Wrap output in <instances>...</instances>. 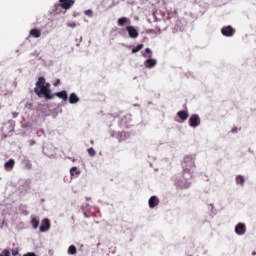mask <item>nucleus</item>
I'll return each mask as SVG.
<instances>
[{
    "label": "nucleus",
    "instance_id": "f257e3e1",
    "mask_svg": "<svg viewBox=\"0 0 256 256\" xmlns=\"http://www.w3.org/2000/svg\"><path fill=\"white\" fill-rule=\"evenodd\" d=\"M51 84L45 81L44 77H39L38 81L36 82V87L34 88V93L37 94L38 97L45 98V99H53L54 97H58L62 99V101H67L69 96L67 95V91L62 90L61 92H56L54 95H51Z\"/></svg>",
    "mask_w": 256,
    "mask_h": 256
},
{
    "label": "nucleus",
    "instance_id": "f03ea898",
    "mask_svg": "<svg viewBox=\"0 0 256 256\" xmlns=\"http://www.w3.org/2000/svg\"><path fill=\"white\" fill-rule=\"evenodd\" d=\"M183 173H188L190 177H193V169H195V160L192 157L186 156L182 163Z\"/></svg>",
    "mask_w": 256,
    "mask_h": 256
},
{
    "label": "nucleus",
    "instance_id": "7ed1b4c3",
    "mask_svg": "<svg viewBox=\"0 0 256 256\" xmlns=\"http://www.w3.org/2000/svg\"><path fill=\"white\" fill-rule=\"evenodd\" d=\"M189 125L190 127H199V125H201V118H199V115H191L189 118Z\"/></svg>",
    "mask_w": 256,
    "mask_h": 256
},
{
    "label": "nucleus",
    "instance_id": "20e7f679",
    "mask_svg": "<svg viewBox=\"0 0 256 256\" xmlns=\"http://www.w3.org/2000/svg\"><path fill=\"white\" fill-rule=\"evenodd\" d=\"M59 7L64 9L65 11L69 10L72 5H75L74 0H59Z\"/></svg>",
    "mask_w": 256,
    "mask_h": 256
},
{
    "label": "nucleus",
    "instance_id": "39448f33",
    "mask_svg": "<svg viewBox=\"0 0 256 256\" xmlns=\"http://www.w3.org/2000/svg\"><path fill=\"white\" fill-rule=\"evenodd\" d=\"M221 33L224 37H233L235 35V30L231 26H224L221 29Z\"/></svg>",
    "mask_w": 256,
    "mask_h": 256
},
{
    "label": "nucleus",
    "instance_id": "423d86ee",
    "mask_svg": "<svg viewBox=\"0 0 256 256\" xmlns=\"http://www.w3.org/2000/svg\"><path fill=\"white\" fill-rule=\"evenodd\" d=\"M126 31L131 39H137L139 37V32L133 26H127Z\"/></svg>",
    "mask_w": 256,
    "mask_h": 256
},
{
    "label": "nucleus",
    "instance_id": "0eeeda50",
    "mask_svg": "<svg viewBox=\"0 0 256 256\" xmlns=\"http://www.w3.org/2000/svg\"><path fill=\"white\" fill-rule=\"evenodd\" d=\"M235 233L236 235H245V233H247V226L243 223H238L235 226Z\"/></svg>",
    "mask_w": 256,
    "mask_h": 256
},
{
    "label": "nucleus",
    "instance_id": "6e6552de",
    "mask_svg": "<svg viewBox=\"0 0 256 256\" xmlns=\"http://www.w3.org/2000/svg\"><path fill=\"white\" fill-rule=\"evenodd\" d=\"M51 228V222H49V219L45 218L42 221V225L40 226L41 233H45V231H49Z\"/></svg>",
    "mask_w": 256,
    "mask_h": 256
},
{
    "label": "nucleus",
    "instance_id": "1a4fd4ad",
    "mask_svg": "<svg viewBox=\"0 0 256 256\" xmlns=\"http://www.w3.org/2000/svg\"><path fill=\"white\" fill-rule=\"evenodd\" d=\"M177 117L181 119V121H187V119H189V112L180 110L177 112Z\"/></svg>",
    "mask_w": 256,
    "mask_h": 256
},
{
    "label": "nucleus",
    "instance_id": "9d476101",
    "mask_svg": "<svg viewBox=\"0 0 256 256\" xmlns=\"http://www.w3.org/2000/svg\"><path fill=\"white\" fill-rule=\"evenodd\" d=\"M149 208L150 209H154V207H157V205H159V198H157V196H152L149 201Z\"/></svg>",
    "mask_w": 256,
    "mask_h": 256
},
{
    "label": "nucleus",
    "instance_id": "9b49d317",
    "mask_svg": "<svg viewBox=\"0 0 256 256\" xmlns=\"http://www.w3.org/2000/svg\"><path fill=\"white\" fill-rule=\"evenodd\" d=\"M14 167H15L14 159H10L4 164V169H6V171H12Z\"/></svg>",
    "mask_w": 256,
    "mask_h": 256
},
{
    "label": "nucleus",
    "instance_id": "f8f14e48",
    "mask_svg": "<svg viewBox=\"0 0 256 256\" xmlns=\"http://www.w3.org/2000/svg\"><path fill=\"white\" fill-rule=\"evenodd\" d=\"M144 65L148 69H153V67H155V65H157V60H155V59H147L145 61Z\"/></svg>",
    "mask_w": 256,
    "mask_h": 256
},
{
    "label": "nucleus",
    "instance_id": "ddd939ff",
    "mask_svg": "<svg viewBox=\"0 0 256 256\" xmlns=\"http://www.w3.org/2000/svg\"><path fill=\"white\" fill-rule=\"evenodd\" d=\"M30 35H31V37H34L35 39H39V37H41V30H39L37 28H33L32 30H30Z\"/></svg>",
    "mask_w": 256,
    "mask_h": 256
},
{
    "label": "nucleus",
    "instance_id": "4468645a",
    "mask_svg": "<svg viewBox=\"0 0 256 256\" xmlns=\"http://www.w3.org/2000/svg\"><path fill=\"white\" fill-rule=\"evenodd\" d=\"M68 100L69 103H71L72 105H75V103H79V97H77V94L75 93H71Z\"/></svg>",
    "mask_w": 256,
    "mask_h": 256
},
{
    "label": "nucleus",
    "instance_id": "2eb2a0df",
    "mask_svg": "<svg viewBox=\"0 0 256 256\" xmlns=\"http://www.w3.org/2000/svg\"><path fill=\"white\" fill-rule=\"evenodd\" d=\"M125 23H131V21L129 20V18L126 17H122L118 19V25L120 27H123V25H125Z\"/></svg>",
    "mask_w": 256,
    "mask_h": 256
},
{
    "label": "nucleus",
    "instance_id": "dca6fc26",
    "mask_svg": "<svg viewBox=\"0 0 256 256\" xmlns=\"http://www.w3.org/2000/svg\"><path fill=\"white\" fill-rule=\"evenodd\" d=\"M68 254L69 255H77V248L75 245H71L68 249Z\"/></svg>",
    "mask_w": 256,
    "mask_h": 256
},
{
    "label": "nucleus",
    "instance_id": "f3484780",
    "mask_svg": "<svg viewBox=\"0 0 256 256\" xmlns=\"http://www.w3.org/2000/svg\"><path fill=\"white\" fill-rule=\"evenodd\" d=\"M23 163H24L25 169H28V170L33 169V164L31 163V160H24Z\"/></svg>",
    "mask_w": 256,
    "mask_h": 256
},
{
    "label": "nucleus",
    "instance_id": "a211bd4d",
    "mask_svg": "<svg viewBox=\"0 0 256 256\" xmlns=\"http://www.w3.org/2000/svg\"><path fill=\"white\" fill-rule=\"evenodd\" d=\"M236 183H237L238 185H244V183H245V178H244L243 176H241V175H238V176L236 177Z\"/></svg>",
    "mask_w": 256,
    "mask_h": 256
},
{
    "label": "nucleus",
    "instance_id": "6ab92c4d",
    "mask_svg": "<svg viewBox=\"0 0 256 256\" xmlns=\"http://www.w3.org/2000/svg\"><path fill=\"white\" fill-rule=\"evenodd\" d=\"M31 225H32L33 229H37L39 227V220H37V218H32Z\"/></svg>",
    "mask_w": 256,
    "mask_h": 256
},
{
    "label": "nucleus",
    "instance_id": "aec40b11",
    "mask_svg": "<svg viewBox=\"0 0 256 256\" xmlns=\"http://www.w3.org/2000/svg\"><path fill=\"white\" fill-rule=\"evenodd\" d=\"M141 49H143V44H138L135 48L132 49V53H139V51H141Z\"/></svg>",
    "mask_w": 256,
    "mask_h": 256
},
{
    "label": "nucleus",
    "instance_id": "412c9836",
    "mask_svg": "<svg viewBox=\"0 0 256 256\" xmlns=\"http://www.w3.org/2000/svg\"><path fill=\"white\" fill-rule=\"evenodd\" d=\"M75 174H76V175H80V174H81V171H78V170H77V167L74 166V167H72V168L70 169V175L73 176V175H75Z\"/></svg>",
    "mask_w": 256,
    "mask_h": 256
},
{
    "label": "nucleus",
    "instance_id": "4be33fe9",
    "mask_svg": "<svg viewBox=\"0 0 256 256\" xmlns=\"http://www.w3.org/2000/svg\"><path fill=\"white\" fill-rule=\"evenodd\" d=\"M87 151L90 157H95V155H97V152L95 151V149H93V147L89 148Z\"/></svg>",
    "mask_w": 256,
    "mask_h": 256
},
{
    "label": "nucleus",
    "instance_id": "5701e85b",
    "mask_svg": "<svg viewBox=\"0 0 256 256\" xmlns=\"http://www.w3.org/2000/svg\"><path fill=\"white\" fill-rule=\"evenodd\" d=\"M0 256H11V252L8 249H4L1 253Z\"/></svg>",
    "mask_w": 256,
    "mask_h": 256
},
{
    "label": "nucleus",
    "instance_id": "b1692460",
    "mask_svg": "<svg viewBox=\"0 0 256 256\" xmlns=\"http://www.w3.org/2000/svg\"><path fill=\"white\" fill-rule=\"evenodd\" d=\"M84 13H85V15H87V17H93V10H91V9L86 10Z\"/></svg>",
    "mask_w": 256,
    "mask_h": 256
},
{
    "label": "nucleus",
    "instance_id": "393cba45",
    "mask_svg": "<svg viewBox=\"0 0 256 256\" xmlns=\"http://www.w3.org/2000/svg\"><path fill=\"white\" fill-rule=\"evenodd\" d=\"M12 255L13 256L19 255V248L12 249Z\"/></svg>",
    "mask_w": 256,
    "mask_h": 256
},
{
    "label": "nucleus",
    "instance_id": "a878e982",
    "mask_svg": "<svg viewBox=\"0 0 256 256\" xmlns=\"http://www.w3.org/2000/svg\"><path fill=\"white\" fill-rule=\"evenodd\" d=\"M68 27L75 28V27H77V24L75 22H69Z\"/></svg>",
    "mask_w": 256,
    "mask_h": 256
},
{
    "label": "nucleus",
    "instance_id": "bb28decb",
    "mask_svg": "<svg viewBox=\"0 0 256 256\" xmlns=\"http://www.w3.org/2000/svg\"><path fill=\"white\" fill-rule=\"evenodd\" d=\"M23 256H37V255L33 252H28V253L24 254Z\"/></svg>",
    "mask_w": 256,
    "mask_h": 256
},
{
    "label": "nucleus",
    "instance_id": "cd10ccee",
    "mask_svg": "<svg viewBox=\"0 0 256 256\" xmlns=\"http://www.w3.org/2000/svg\"><path fill=\"white\" fill-rule=\"evenodd\" d=\"M59 83H61L60 79H56L55 83L53 84L54 87H57V85H59Z\"/></svg>",
    "mask_w": 256,
    "mask_h": 256
},
{
    "label": "nucleus",
    "instance_id": "c85d7f7f",
    "mask_svg": "<svg viewBox=\"0 0 256 256\" xmlns=\"http://www.w3.org/2000/svg\"><path fill=\"white\" fill-rule=\"evenodd\" d=\"M190 186H191V184L186 183V185H185V186H182L181 188H182V189H188V187H190Z\"/></svg>",
    "mask_w": 256,
    "mask_h": 256
},
{
    "label": "nucleus",
    "instance_id": "c756f323",
    "mask_svg": "<svg viewBox=\"0 0 256 256\" xmlns=\"http://www.w3.org/2000/svg\"><path fill=\"white\" fill-rule=\"evenodd\" d=\"M145 52L148 53V54H150V55H151V53H152V52H151V49H149V48H146V49H145Z\"/></svg>",
    "mask_w": 256,
    "mask_h": 256
},
{
    "label": "nucleus",
    "instance_id": "7c9ffc66",
    "mask_svg": "<svg viewBox=\"0 0 256 256\" xmlns=\"http://www.w3.org/2000/svg\"><path fill=\"white\" fill-rule=\"evenodd\" d=\"M17 115H19V113L14 112V113H13V118L15 119V118L17 117Z\"/></svg>",
    "mask_w": 256,
    "mask_h": 256
},
{
    "label": "nucleus",
    "instance_id": "2f4dec72",
    "mask_svg": "<svg viewBox=\"0 0 256 256\" xmlns=\"http://www.w3.org/2000/svg\"><path fill=\"white\" fill-rule=\"evenodd\" d=\"M26 107H29V109H31V107H33V104L29 103L28 105H26Z\"/></svg>",
    "mask_w": 256,
    "mask_h": 256
},
{
    "label": "nucleus",
    "instance_id": "473e14b6",
    "mask_svg": "<svg viewBox=\"0 0 256 256\" xmlns=\"http://www.w3.org/2000/svg\"><path fill=\"white\" fill-rule=\"evenodd\" d=\"M91 145H93L95 142L93 140L90 141Z\"/></svg>",
    "mask_w": 256,
    "mask_h": 256
}]
</instances>
